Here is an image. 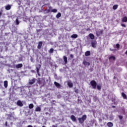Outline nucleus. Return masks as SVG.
<instances>
[{"label": "nucleus", "mask_w": 127, "mask_h": 127, "mask_svg": "<svg viewBox=\"0 0 127 127\" xmlns=\"http://www.w3.org/2000/svg\"><path fill=\"white\" fill-rule=\"evenodd\" d=\"M37 83L41 87H43L45 85V79L38 78Z\"/></svg>", "instance_id": "f257e3e1"}, {"label": "nucleus", "mask_w": 127, "mask_h": 127, "mask_svg": "<svg viewBox=\"0 0 127 127\" xmlns=\"http://www.w3.org/2000/svg\"><path fill=\"white\" fill-rule=\"evenodd\" d=\"M79 124H83L85 120H87V115H84L81 118H78V119Z\"/></svg>", "instance_id": "f03ea898"}, {"label": "nucleus", "mask_w": 127, "mask_h": 127, "mask_svg": "<svg viewBox=\"0 0 127 127\" xmlns=\"http://www.w3.org/2000/svg\"><path fill=\"white\" fill-rule=\"evenodd\" d=\"M90 85L94 89L97 88V82L95 80H91L90 81Z\"/></svg>", "instance_id": "7ed1b4c3"}, {"label": "nucleus", "mask_w": 127, "mask_h": 127, "mask_svg": "<svg viewBox=\"0 0 127 127\" xmlns=\"http://www.w3.org/2000/svg\"><path fill=\"white\" fill-rule=\"evenodd\" d=\"M91 46L93 48H96L97 47V41H91Z\"/></svg>", "instance_id": "20e7f679"}, {"label": "nucleus", "mask_w": 127, "mask_h": 127, "mask_svg": "<svg viewBox=\"0 0 127 127\" xmlns=\"http://www.w3.org/2000/svg\"><path fill=\"white\" fill-rule=\"evenodd\" d=\"M36 78H33L31 80H30L29 82V85H33L34 83L36 81Z\"/></svg>", "instance_id": "39448f33"}, {"label": "nucleus", "mask_w": 127, "mask_h": 127, "mask_svg": "<svg viewBox=\"0 0 127 127\" xmlns=\"http://www.w3.org/2000/svg\"><path fill=\"white\" fill-rule=\"evenodd\" d=\"M40 68H41V64H38L36 66V70H37V73L38 75H39V71L40 70Z\"/></svg>", "instance_id": "423d86ee"}, {"label": "nucleus", "mask_w": 127, "mask_h": 127, "mask_svg": "<svg viewBox=\"0 0 127 127\" xmlns=\"http://www.w3.org/2000/svg\"><path fill=\"white\" fill-rule=\"evenodd\" d=\"M17 106H19V107H23V103L20 101V100H18L17 101Z\"/></svg>", "instance_id": "0eeeda50"}, {"label": "nucleus", "mask_w": 127, "mask_h": 127, "mask_svg": "<svg viewBox=\"0 0 127 127\" xmlns=\"http://www.w3.org/2000/svg\"><path fill=\"white\" fill-rule=\"evenodd\" d=\"M70 119L72 122H77V120L76 119V117L74 115H71L70 116Z\"/></svg>", "instance_id": "6e6552de"}, {"label": "nucleus", "mask_w": 127, "mask_h": 127, "mask_svg": "<svg viewBox=\"0 0 127 127\" xmlns=\"http://www.w3.org/2000/svg\"><path fill=\"white\" fill-rule=\"evenodd\" d=\"M42 44H43V43L42 41L39 42L38 45L37 46L38 49H40V48H41V47H42Z\"/></svg>", "instance_id": "1a4fd4ad"}, {"label": "nucleus", "mask_w": 127, "mask_h": 127, "mask_svg": "<svg viewBox=\"0 0 127 127\" xmlns=\"http://www.w3.org/2000/svg\"><path fill=\"white\" fill-rule=\"evenodd\" d=\"M83 65H84L85 66H90V63L86 62V61H84L83 62Z\"/></svg>", "instance_id": "9d476101"}, {"label": "nucleus", "mask_w": 127, "mask_h": 127, "mask_svg": "<svg viewBox=\"0 0 127 127\" xmlns=\"http://www.w3.org/2000/svg\"><path fill=\"white\" fill-rule=\"evenodd\" d=\"M63 59L64 62V64H67V62H68V60H67V57H66L65 56H64L63 57Z\"/></svg>", "instance_id": "9b49d317"}, {"label": "nucleus", "mask_w": 127, "mask_h": 127, "mask_svg": "<svg viewBox=\"0 0 127 127\" xmlns=\"http://www.w3.org/2000/svg\"><path fill=\"white\" fill-rule=\"evenodd\" d=\"M22 66H23L22 64H19L16 65V69H19V68H22Z\"/></svg>", "instance_id": "f8f14e48"}, {"label": "nucleus", "mask_w": 127, "mask_h": 127, "mask_svg": "<svg viewBox=\"0 0 127 127\" xmlns=\"http://www.w3.org/2000/svg\"><path fill=\"white\" fill-rule=\"evenodd\" d=\"M121 95L123 99H124L125 100H127V94H125L124 92H122Z\"/></svg>", "instance_id": "ddd939ff"}, {"label": "nucleus", "mask_w": 127, "mask_h": 127, "mask_svg": "<svg viewBox=\"0 0 127 127\" xmlns=\"http://www.w3.org/2000/svg\"><path fill=\"white\" fill-rule=\"evenodd\" d=\"M67 85L69 88H72L73 87V83L71 81H69L67 82Z\"/></svg>", "instance_id": "4468645a"}, {"label": "nucleus", "mask_w": 127, "mask_h": 127, "mask_svg": "<svg viewBox=\"0 0 127 127\" xmlns=\"http://www.w3.org/2000/svg\"><path fill=\"white\" fill-rule=\"evenodd\" d=\"M54 84H55L56 87H57V88H60V87H61V85L59 83H58L56 81H55Z\"/></svg>", "instance_id": "2eb2a0df"}, {"label": "nucleus", "mask_w": 127, "mask_h": 127, "mask_svg": "<svg viewBox=\"0 0 127 127\" xmlns=\"http://www.w3.org/2000/svg\"><path fill=\"white\" fill-rule=\"evenodd\" d=\"M5 8L6 10H9V9H10V8H11V6L9 4H8L5 6Z\"/></svg>", "instance_id": "dca6fc26"}, {"label": "nucleus", "mask_w": 127, "mask_h": 127, "mask_svg": "<svg viewBox=\"0 0 127 127\" xmlns=\"http://www.w3.org/2000/svg\"><path fill=\"white\" fill-rule=\"evenodd\" d=\"M7 86H8V82L7 80H5L4 81V86L5 88H7Z\"/></svg>", "instance_id": "f3484780"}, {"label": "nucleus", "mask_w": 127, "mask_h": 127, "mask_svg": "<svg viewBox=\"0 0 127 127\" xmlns=\"http://www.w3.org/2000/svg\"><path fill=\"white\" fill-rule=\"evenodd\" d=\"M107 127H114V124L112 122H108L107 124Z\"/></svg>", "instance_id": "a211bd4d"}, {"label": "nucleus", "mask_w": 127, "mask_h": 127, "mask_svg": "<svg viewBox=\"0 0 127 127\" xmlns=\"http://www.w3.org/2000/svg\"><path fill=\"white\" fill-rule=\"evenodd\" d=\"M35 112H41V108L39 106H38L35 109Z\"/></svg>", "instance_id": "6ab92c4d"}, {"label": "nucleus", "mask_w": 127, "mask_h": 127, "mask_svg": "<svg viewBox=\"0 0 127 127\" xmlns=\"http://www.w3.org/2000/svg\"><path fill=\"white\" fill-rule=\"evenodd\" d=\"M122 22H127V17H124L122 19Z\"/></svg>", "instance_id": "aec40b11"}, {"label": "nucleus", "mask_w": 127, "mask_h": 127, "mask_svg": "<svg viewBox=\"0 0 127 127\" xmlns=\"http://www.w3.org/2000/svg\"><path fill=\"white\" fill-rule=\"evenodd\" d=\"M90 55H91V52L89 51H87L85 53V56H90Z\"/></svg>", "instance_id": "412c9836"}, {"label": "nucleus", "mask_w": 127, "mask_h": 127, "mask_svg": "<svg viewBox=\"0 0 127 127\" xmlns=\"http://www.w3.org/2000/svg\"><path fill=\"white\" fill-rule=\"evenodd\" d=\"M89 37L91 39L93 40L95 39V36H94V34L90 33L89 34Z\"/></svg>", "instance_id": "4be33fe9"}, {"label": "nucleus", "mask_w": 127, "mask_h": 127, "mask_svg": "<svg viewBox=\"0 0 127 127\" xmlns=\"http://www.w3.org/2000/svg\"><path fill=\"white\" fill-rule=\"evenodd\" d=\"M118 7H119V5H118V4H115L113 6V9H114V10H116V9H117L118 8Z\"/></svg>", "instance_id": "5701e85b"}, {"label": "nucleus", "mask_w": 127, "mask_h": 127, "mask_svg": "<svg viewBox=\"0 0 127 127\" xmlns=\"http://www.w3.org/2000/svg\"><path fill=\"white\" fill-rule=\"evenodd\" d=\"M71 38H77L78 37V35L73 34L70 36Z\"/></svg>", "instance_id": "b1692460"}, {"label": "nucleus", "mask_w": 127, "mask_h": 127, "mask_svg": "<svg viewBox=\"0 0 127 127\" xmlns=\"http://www.w3.org/2000/svg\"><path fill=\"white\" fill-rule=\"evenodd\" d=\"M61 15H62L61 13L59 12V13L56 15V17H57V18H59L61 17Z\"/></svg>", "instance_id": "393cba45"}, {"label": "nucleus", "mask_w": 127, "mask_h": 127, "mask_svg": "<svg viewBox=\"0 0 127 127\" xmlns=\"http://www.w3.org/2000/svg\"><path fill=\"white\" fill-rule=\"evenodd\" d=\"M34 107V105H33V104H30L29 105V109H33Z\"/></svg>", "instance_id": "a878e982"}, {"label": "nucleus", "mask_w": 127, "mask_h": 127, "mask_svg": "<svg viewBox=\"0 0 127 127\" xmlns=\"http://www.w3.org/2000/svg\"><path fill=\"white\" fill-rule=\"evenodd\" d=\"M51 12H54V13H56L57 12V9H52L51 10Z\"/></svg>", "instance_id": "bb28decb"}, {"label": "nucleus", "mask_w": 127, "mask_h": 127, "mask_svg": "<svg viewBox=\"0 0 127 127\" xmlns=\"http://www.w3.org/2000/svg\"><path fill=\"white\" fill-rule=\"evenodd\" d=\"M111 59H112L113 60H116V57L114 56H111L109 57V60H111Z\"/></svg>", "instance_id": "cd10ccee"}, {"label": "nucleus", "mask_w": 127, "mask_h": 127, "mask_svg": "<svg viewBox=\"0 0 127 127\" xmlns=\"http://www.w3.org/2000/svg\"><path fill=\"white\" fill-rule=\"evenodd\" d=\"M15 23L16 25H18V24H19V21L18 20V18L16 19Z\"/></svg>", "instance_id": "c85d7f7f"}, {"label": "nucleus", "mask_w": 127, "mask_h": 127, "mask_svg": "<svg viewBox=\"0 0 127 127\" xmlns=\"http://www.w3.org/2000/svg\"><path fill=\"white\" fill-rule=\"evenodd\" d=\"M97 90H98L99 91H101L102 87L100 85H97Z\"/></svg>", "instance_id": "c756f323"}, {"label": "nucleus", "mask_w": 127, "mask_h": 127, "mask_svg": "<svg viewBox=\"0 0 127 127\" xmlns=\"http://www.w3.org/2000/svg\"><path fill=\"white\" fill-rule=\"evenodd\" d=\"M2 12H3V10H2V9H1L0 8V17H1V15H2Z\"/></svg>", "instance_id": "7c9ffc66"}, {"label": "nucleus", "mask_w": 127, "mask_h": 127, "mask_svg": "<svg viewBox=\"0 0 127 127\" xmlns=\"http://www.w3.org/2000/svg\"><path fill=\"white\" fill-rule=\"evenodd\" d=\"M50 9H48L47 10V12L49 13V12H50V11H51V8H52V7L51 6H49V7Z\"/></svg>", "instance_id": "2f4dec72"}, {"label": "nucleus", "mask_w": 127, "mask_h": 127, "mask_svg": "<svg viewBox=\"0 0 127 127\" xmlns=\"http://www.w3.org/2000/svg\"><path fill=\"white\" fill-rule=\"evenodd\" d=\"M54 51V49H53V48H51L50 49L49 52L50 53H53Z\"/></svg>", "instance_id": "473e14b6"}, {"label": "nucleus", "mask_w": 127, "mask_h": 127, "mask_svg": "<svg viewBox=\"0 0 127 127\" xmlns=\"http://www.w3.org/2000/svg\"><path fill=\"white\" fill-rule=\"evenodd\" d=\"M116 46V48H117V49H120V44H117Z\"/></svg>", "instance_id": "72a5a7b5"}, {"label": "nucleus", "mask_w": 127, "mask_h": 127, "mask_svg": "<svg viewBox=\"0 0 127 127\" xmlns=\"http://www.w3.org/2000/svg\"><path fill=\"white\" fill-rule=\"evenodd\" d=\"M119 118L120 120H123V116L119 115Z\"/></svg>", "instance_id": "f704fd0d"}, {"label": "nucleus", "mask_w": 127, "mask_h": 127, "mask_svg": "<svg viewBox=\"0 0 127 127\" xmlns=\"http://www.w3.org/2000/svg\"><path fill=\"white\" fill-rule=\"evenodd\" d=\"M121 26H123V27H127V26L124 24H121Z\"/></svg>", "instance_id": "c9c22d12"}, {"label": "nucleus", "mask_w": 127, "mask_h": 127, "mask_svg": "<svg viewBox=\"0 0 127 127\" xmlns=\"http://www.w3.org/2000/svg\"><path fill=\"white\" fill-rule=\"evenodd\" d=\"M70 58H71L72 59H73V58H74V56L72 54L70 55Z\"/></svg>", "instance_id": "e433bc0d"}, {"label": "nucleus", "mask_w": 127, "mask_h": 127, "mask_svg": "<svg viewBox=\"0 0 127 127\" xmlns=\"http://www.w3.org/2000/svg\"><path fill=\"white\" fill-rule=\"evenodd\" d=\"M5 126H6V127H7V122L6 121V122H5Z\"/></svg>", "instance_id": "4c0bfd02"}, {"label": "nucleus", "mask_w": 127, "mask_h": 127, "mask_svg": "<svg viewBox=\"0 0 127 127\" xmlns=\"http://www.w3.org/2000/svg\"><path fill=\"white\" fill-rule=\"evenodd\" d=\"M87 31H89V30H90V28H88L87 29H86Z\"/></svg>", "instance_id": "58836bf2"}, {"label": "nucleus", "mask_w": 127, "mask_h": 127, "mask_svg": "<svg viewBox=\"0 0 127 127\" xmlns=\"http://www.w3.org/2000/svg\"><path fill=\"white\" fill-rule=\"evenodd\" d=\"M27 127H33L31 125H29V126H27Z\"/></svg>", "instance_id": "ea45409f"}, {"label": "nucleus", "mask_w": 127, "mask_h": 127, "mask_svg": "<svg viewBox=\"0 0 127 127\" xmlns=\"http://www.w3.org/2000/svg\"><path fill=\"white\" fill-rule=\"evenodd\" d=\"M112 108H113V109L116 108V106H112Z\"/></svg>", "instance_id": "a19ab883"}, {"label": "nucleus", "mask_w": 127, "mask_h": 127, "mask_svg": "<svg viewBox=\"0 0 127 127\" xmlns=\"http://www.w3.org/2000/svg\"><path fill=\"white\" fill-rule=\"evenodd\" d=\"M122 112H125V109H124V108H123V109H122Z\"/></svg>", "instance_id": "79ce46f5"}, {"label": "nucleus", "mask_w": 127, "mask_h": 127, "mask_svg": "<svg viewBox=\"0 0 127 127\" xmlns=\"http://www.w3.org/2000/svg\"><path fill=\"white\" fill-rule=\"evenodd\" d=\"M125 54L127 55V51L125 52Z\"/></svg>", "instance_id": "37998d69"}, {"label": "nucleus", "mask_w": 127, "mask_h": 127, "mask_svg": "<svg viewBox=\"0 0 127 127\" xmlns=\"http://www.w3.org/2000/svg\"><path fill=\"white\" fill-rule=\"evenodd\" d=\"M114 79H116V76H114Z\"/></svg>", "instance_id": "c03bdc74"}, {"label": "nucleus", "mask_w": 127, "mask_h": 127, "mask_svg": "<svg viewBox=\"0 0 127 127\" xmlns=\"http://www.w3.org/2000/svg\"><path fill=\"white\" fill-rule=\"evenodd\" d=\"M114 105H116V102H114Z\"/></svg>", "instance_id": "a18cd8bd"}, {"label": "nucleus", "mask_w": 127, "mask_h": 127, "mask_svg": "<svg viewBox=\"0 0 127 127\" xmlns=\"http://www.w3.org/2000/svg\"><path fill=\"white\" fill-rule=\"evenodd\" d=\"M42 127H46L45 126H43Z\"/></svg>", "instance_id": "49530a36"}]
</instances>
